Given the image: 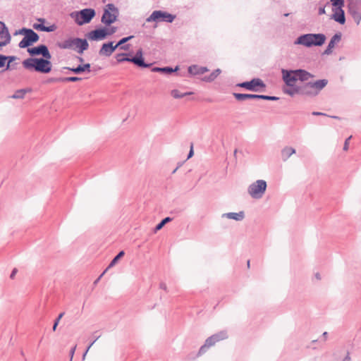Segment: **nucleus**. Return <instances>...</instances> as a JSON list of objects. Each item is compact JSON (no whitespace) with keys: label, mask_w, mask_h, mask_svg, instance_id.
<instances>
[{"label":"nucleus","mask_w":361,"mask_h":361,"mask_svg":"<svg viewBox=\"0 0 361 361\" xmlns=\"http://www.w3.org/2000/svg\"><path fill=\"white\" fill-rule=\"evenodd\" d=\"M282 79L287 86H293L297 80L307 81L314 75L304 69L288 70L281 69Z\"/></svg>","instance_id":"obj_1"},{"label":"nucleus","mask_w":361,"mask_h":361,"mask_svg":"<svg viewBox=\"0 0 361 361\" xmlns=\"http://www.w3.org/2000/svg\"><path fill=\"white\" fill-rule=\"evenodd\" d=\"M325 40L326 36L324 34L308 33L299 36L294 42V44L302 45L306 47H311L313 46L320 47L325 42Z\"/></svg>","instance_id":"obj_2"},{"label":"nucleus","mask_w":361,"mask_h":361,"mask_svg":"<svg viewBox=\"0 0 361 361\" xmlns=\"http://www.w3.org/2000/svg\"><path fill=\"white\" fill-rule=\"evenodd\" d=\"M328 80L321 79L316 81H305L301 85L302 95L314 97L327 85Z\"/></svg>","instance_id":"obj_3"},{"label":"nucleus","mask_w":361,"mask_h":361,"mask_svg":"<svg viewBox=\"0 0 361 361\" xmlns=\"http://www.w3.org/2000/svg\"><path fill=\"white\" fill-rule=\"evenodd\" d=\"M128 53L117 54L115 58L118 63L131 62L139 68H149L152 66V63L145 62L142 49H139L133 57H128Z\"/></svg>","instance_id":"obj_4"},{"label":"nucleus","mask_w":361,"mask_h":361,"mask_svg":"<svg viewBox=\"0 0 361 361\" xmlns=\"http://www.w3.org/2000/svg\"><path fill=\"white\" fill-rule=\"evenodd\" d=\"M57 46L63 49H72L75 47L78 48V53L82 54L84 51L87 50L89 47V44L85 39L81 38H68L63 42H57Z\"/></svg>","instance_id":"obj_5"},{"label":"nucleus","mask_w":361,"mask_h":361,"mask_svg":"<svg viewBox=\"0 0 361 361\" xmlns=\"http://www.w3.org/2000/svg\"><path fill=\"white\" fill-rule=\"evenodd\" d=\"M96 11L93 8H84L79 11H74L71 16L75 19L78 25L89 23L95 16Z\"/></svg>","instance_id":"obj_6"},{"label":"nucleus","mask_w":361,"mask_h":361,"mask_svg":"<svg viewBox=\"0 0 361 361\" xmlns=\"http://www.w3.org/2000/svg\"><path fill=\"white\" fill-rule=\"evenodd\" d=\"M16 34L24 35V37L18 44L20 48L29 47L39 40V35L30 28L23 27L18 32H16Z\"/></svg>","instance_id":"obj_7"},{"label":"nucleus","mask_w":361,"mask_h":361,"mask_svg":"<svg viewBox=\"0 0 361 361\" xmlns=\"http://www.w3.org/2000/svg\"><path fill=\"white\" fill-rule=\"evenodd\" d=\"M267 188V183L264 180H257L247 188V193L253 199H261L264 195Z\"/></svg>","instance_id":"obj_8"},{"label":"nucleus","mask_w":361,"mask_h":361,"mask_svg":"<svg viewBox=\"0 0 361 361\" xmlns=\"http://www.w3.org/2000/svg\"><path fill=\"white\" fill-rule=\"evenodd\" d=\"M118 16V8L113 4H108L104 9L101 21L104 25L109 26L117 20Z\"/></svg>","instance_id":"obj_9"},{"label":"nucleus","mask_w":361,"mask_h":361,"mask_svg":"<svg viewBox=\"0 0 361 361\" xmlns=\"http://www.w3.org/2000/svg\"><path fill=\"white\" fill-rule=\"evenodd\" d=\"M176 18V16L171 13H169L166 11L157 10L154 11L151 15L147 18L146 22L151 23H159V22H166V23H172Z\"/></svg>","instance_id":"obj_10"},{"label":"nucleus","mask_w":361,"mask_h":361,"mask_svg":"<svg viewBox=\"0 0 361 361\" xmlns=\"http://www.w3.org/2000/svg\"><path fill=\"white\" fill-rule=\"evenodd\" d=\"M348 13L357 25L361 21V0H346Z\"/></svg>","instance_id":"obj_11"},{"label":"nucleus","mask_w":361,"mask_h":361,"mask_svg":"<svg viewBox=\"0 0 361 361\" xmlns=\"http://www.w3.org/2000/svg\"><path fill=\"white\" fill-rule=\"evenodd\" d=\"M23 66L27 69L34 68L36 71L45 73V59L29 58L23 61Z\"/></svg>","instance_id":"obj_12"},{"label":"nucleus","mask_w":361,"mask_h":361,"mask_svg":"<svg viewBox=\"0 0 361 361\" xmlns=\"http://www.w3.org/2000/svg\"><path fill=\"white\" fill-rule=\"evenodd\" d=\"M236 86L252 92H258L259 88L265 89L266 87L265 83L260 78H253L250 81L238 83Z\"/></svg>","instance_id":"obj_13"},{"label":"nucleus","mask_w":361,"mask_h":361,"mask_svg":"<svg viewBox=\"0 0 361 361\" xmlns=\"http://www.w3.org/2000/svg\"><path fill=\"white\" fill-rule=\"evenodd\" d=\"M108 36L107 27H100L88 32L87 37L90 40L99 41L106 38Z\"/></svg>","instance_id":"obj_14"},{"label":"nucleus","mask_w":361,"mask_h":361,"mask_svg":"<svg viewBox=\"0 0 361 361\" xmlns=\"http://www.w3.org/2000/svg\"><path fill=\"white\" fill-rule=\"evenodd\" d=\"M343 8V7L332 8L333 13L331 16V19L341 25H344L346 21L345 11Z\"/></svg>","instance_id":"obj_15"},{"label":"nucleus","mask_w":361,"mask_h":361,"mask_svg":"<svg viewBox=\"0 0 361 361\" xmlns=\"http://www.w3.org/2000/svg\"><path fill=\"white\" fill-rule=\"evenodd\" d=\"M116 49L117 46L114 45L113 42H109L102 44L99 54L101 56H110Z\"/></svg>","instance_id":"obj_16"},{"label":"nucleus","mask_w":361,"mask_h":361,"mask_svg":"<svg viewBox=\"0 0 361 361\" xmlns=\"http://www.w3.org/2000/svg\"><path fill=\"white\" fill-rule=\"evenodd\" d=\"M342 34L341 32L336 33L331 39L326 49L324 50L323 54L329 55L332 53V49L334 48L335 45L338 43L341 39Z\"/></svg>","instance_id":"obj_17"},{"label":"nucleus","mask_w":361,"mask_h":361,"mask_svg":"<svg viewBox=\"0 0 361 361\" xmlns=\"http://www.w3.org/2000/svg\"><path fill=\"white\" fill-rule=\"evenodd\" d=\"M0 38L3 39V41L0 42V45L5 46L8 44L11 40V35L8 30L5 24L1 21H0Z\"/></svg>","instance_id":"obj_18"},{"label":"nucleus","mask_w":361,"mask_h":361,"mask_svg":"<svg viewBox=\"0 0 361 361\" xmlns=\"http://www.w3.org/2000/svg\"><path fill=\"white\" fill-rule=\"evenodd\" d=\"M63 69L69 70L75 74H81L83 72H91L90 63L80 64L75 68L63 67Z\"/></svg>","instance_id":"obj_19"},{"label":"nucleus","mask_w":361,"mask_h":361,"mask_svg":"<svg viewBox=\"0 0 361 361\" xmlns=\"http://www.w3.org/2000/svg\"><path fill=\"white\" fill-rule=\"evenodd\" d=\"M233 97L238 101H244L246 99H260V94L233 93Z\"/></svg>","instance_id":"obj_20"},{"label":"nucleus","mask_w":361,"mask_h":361,"mask_svg":"<svg viewBox=\"0 0 361 361\" xmlns=\"http://www.w3.org/2000/svg\"><path fill=\"white\" fill-rule=\"evenodd\" d=\"M221 218H227L229 219H233L237 221H240L245 218V213L243 211L239 212H228L224 213L221 215Z\"/></svg>","instance_id":"obj_21"},{"label":"nucleus","mask_w":361,"mask_h":361,"mask_svg":"<svg viewBox=\"0 0 361 361\" xmlns=\"http://www.w3.org/2000/svg\"><path fill=\"white\" fill-rule=\"evenodd\" d=\"M188 73L190 75H202L209 71V69L204 66H199L197 65L190 66L188 68Z\"/></svg>","instance_id":"obj_22"},{"label":"nucleus","mask_w":361,"mask_h":361,"mask_svg":"<svg viewBox=\"0 0 361 361\" xmlns=\"http://www.w3.org/2000/svg\"><path fill=\"white\" fill-rule=\"evenodd\" d=\"M27 51L31 56L42 55L43 57H45V44H40L38 47L28 48Z\"/></svg>","instance_id":"obj_23"},{"label":"nucleus","mask_w":361,"mask_h":361,"mask_svg":"<svg viewBox=\"0 0 361 361\" xmlns=\"http://www.w3.org/2000/svg\"><path fill=\"white\" fill-rule=\"evenodd\" d=\"M178 70V67L176 66L175 68H173L169 66L166 67H154L152 68V71L154 73H161L165 75H171V73L177 71Z\"/></svg>","instance_id":"obj_24"},{"label":"nucleus","mask_w":361,"mask_h":361,"mask_svg":"<svg viewBox=\"0 0 361 361\" xmlns=\"http://www.w3.org/2000/svg\"><path fill=\"white\" fill-rule=\"evenodd\" d=\"M295 153V149L292 147L286 146L281 149V156L283 161H286L291 155Z\"/></svg>","instance_id":"obj_25"},{"label":"nucleus","mask_w":361,"mask_h":361,"mask_svg":"<svg viewBox=\"0 0 361 361\" xmlns=\"http://www.w3.org/2000/svg\"><path fill=\"white\" fill-rule=\"evenodd\" d=\"M290 88L283 90L284 93L290 96H294L296 94L302 95L301 85L288 86Z\"/></svg>","instance_id":"obj_26"},{"label":"nucleus","mask_w":361,"mask_h":361,"mask_svg":"<svg viewBox=\"0 0 361 361\" xmlns=\"http://www.w3.org/2000/svg\"><path fill=\"white\" fill-rule=\"evenodd\" d=\"M82 78L76 76H71V77H65V78H59L55 80L54 79H49L47 80V82H52V81H57V82H78L81 80Z\"/></svg>","instance_id":"obj_27"},{"label":"nucleus","mask_w":361,"mask_h":361,"mask_svg":"<svg viewBox=\"0 0 361 361\" xmlns=\"http://www.w3.org/2000/svg\"><path fill=\"white\" fill-rule=\"evenodd\" d=\"M133 36H128L121 39L115 46L120 47L121 49L128 50L130 48V44H125L128 41L132 39Z\"/></svg>","instance_id":"obj_28"},{"label":"nucleus","mask_w":361,"mask_h":361,"mask_svg":"<svg viewBox=\"0 0 361 361\" xmlns=\"http://www.w3.org/2000/svg\"><path fill=\"white\" fill-rule=\"evenodd\" d=\"M221 73V69L217 68V69L214 70L209 75H206V76L203 77L202 80L204 82H212L219 76V75Z\"/></svg>","instance_id":"obj_29"},{"label":"nucleus","mask_w":361,"mask_h":361,"mask_svg":"<svg viewBox=\"0 0 361 361\" xmlns=\"http://www.w3.org/2000/svg\"><path fill=\"white\" fill-rule=\"evenodd\" d=\"M125 255V252L123 250L120 251L111 261L106 269L109 270V269L114 267L116 263L118 262V260L123 257Z\"/></svg>","instance_id":"obj_30"},{"label":"nucleus","mask_w":361,"mask_h":361,"mask_svg":"<svg viewBox=\"0 0 361 361\" xmlns=\"http://www.w3.org/2000/svg\"><path fill=\"white\" fill-rule=\"evenodd\" d=\"M101 336V334H99V331H94L93 334H92V341L90 343V345H88V347L87 348L85 352L84 353L83 355H82V359L84 360L88 350H90V348L93 345V344L99 339V338H100Z\"/></svg>","instance_id":"obj_31"},{"label":"nucleus","mask_w":361,"mask_h":361,"mask_svg":"<svg viewBox=\"0 0 361 361\" xmlns=\"http://www.w3.org/2000/svg\"><path fill=\"white\" fill-rule=\"evenodd\" d=\"M30 92L29 89H20L15 92V93L11 96L12 99H23L25 94Z\"/></svg>","instance_id":"obj_32"},{"label":"nucleus","mask_w":361,"mask_h":361,"mask_svg":"<svg viewBox=\"0 0 361 361\" xmlns=\"http://www.w3.org/2000/svg\"><path fill=\"white\" fill-rule=\"evenodd\" d=\"M216 342L225 340L228 338V333L226 330L221 331L212 335Z\"/></svg>","instance_id":"obj_33"},{"label":"nucleus","mask_w":361,"mask_h":361,"mask_svg":"<svg viewBox=\"0 0 361 361\" xmlns=\"http://www.w3.org/2000/svg\"><path fill=\"white\" fill-rule=\"evenodd\" d=\"M172 221V218L167 216L164 219H163L154 228V232H157L158 231L161 230L165 224Z\"/></svg>","instance_id":"obj_34"},{"label":"nucleus","mask_w":361,"mask_h":361,"mask_svg":"<svg viewBox=\"0 0 361 361\" xmlns=\"http://www.w3.org/2000/svg\"><path fill=\"white\" fill-rule=\"evenodd\" d=\"M329 3L331 4L333 9L344 7L345 6V0H330V1L327 2L326 5H328Z\"/></svg>","instance_id":"obj_35"},{"label":"nucleus","mask_w":361,"mask_h":361,"mask_svg":"<svg viewBox=\"0 0 361 361\" xmlns=\"http://www.w3.org/2000/svg\"><path fill=\"white\" fill-rule=\"evenodd\" d=\"M171 96L176 99H180V98H183L186 95H189L190 94H192L191 92H185V93H182L180 92L179 90H173L171 92Z\"/></svg>","instance_id":"obj_36"},{"label":"nucleus","mask_w":361,"mask_h":361,"mask_svg":"<svg viewBox=\"0 0 361 361\" xmlns=\"http://www.w3.org/2000/svg\"><path fill=\"white\" fill-rule=\"evenodd\" d=\"M39 21L40 22V23H35L33 25V27L37 30L45 31V19L40 18L39 19Z\"/></svg>","instance_id":"obj_37"},{"label":"nucleus","mask_w":361,"mask_h":361,"mask_svg":"<svg viewBox=\"0 0 361 361\" xmlns=\"http://www.w3.org/2000/svg\"><path fill=\"white\" fill-rule=\"evenodd\" d=\"M6 58H7V64L6 66L5 70H12L13 69V66L11 65V63L16 59V57L14 56H6Z\"/></svg>","instance_id":"obj_38"},{"label":"nucleus","mask_w":361,"mask_h":361,"mask_svg":"<svg viewBox=\"0 0 361 361\" xmlns=\"http://www.w3.org/2000/svg\"><path fill=\"white\" fill-rule=\"evenodd\" d=\"M50 58H51L50 53H49L48 49L47 48V73L50 72L51 70V64L50 61H49V59Z\"/></svg>","instance_id":"obj_39"},{"label":"nucleus","mask_w":361,"mask_h":361,"mask_svg":"<svg viewBox=\"0 0 361 361\" xmlns=\"http://www.w3.org/2000/svg\"><path fill=\"white\" fill-rule=\"evenodd\" d=\"M260 99L268 100V101H277L279 99V98L276 96H269V95L260 94Z\"/></svg>","instance_id":"obj_40"},{"label":"nucleus","mask_w":361,"mask_h":361,"mask_svg":"<svg viewBox=\"0 0 361 361\" xmlns=\"http://www.w3.org/2000/svg\"><path fill=\"white\" fill-rule=\"evenodd\" d=\"M207 345H208L209 348L214 345L217 342L216 341V340L214 338V337L212 336V335L209 337H208L205 342H204Z\"/></svg>","instance_id":"obj_41"},{"label":"nucleus","mask_w":361,"mask_h":361,"mask_svg":"<svg viewBox=\"0 0 361 361\" xmlns=\"http://www.w3.org/2000/svg\"><path fill=\"white\" fill-rule=\"evenodd\" d=\"M209 348V347L204 343V344L200 347L197 353V356H201L204 354Z\"/></svg>","instance_id":"obj_42"},{"label":"nucleus","mask_w":361,"mask_h":361,"mask_svg":"<svg viewBox=\"0 0 361 361\" xmlns=\"http://www.w3.org/2000/svg\"><path fill=\"white\" fill-rule=\"evenodd\" d=\"M7 58H6V56L0 54V68H3L6 66ZM1 71H0V73Z\"/></svg>","instance_id":"obj_43"},{"label":"nucleus","mask_w":361,"mask_h":361,"mask_svg":"<svg viewBox=\"0 0 361 361\" xmlns=\"http://www.w3.org/2000/svg\"><path fill=\"white\" fill-rule=\"evenodd\" d=\"M116 30L117 28L116 27H111L109 28H107L108 36L114 34L116 32Z\"/></svg>","instance_id":"obj_44"},{"label":"nucleus","mask_w":361,"mask_h":361,"mask_svg":"<svg viewBox=\"0 0 361 361\" xmlns=\"http://www.w3.org/2000/svg\"><path fill=\"white\" fill-rule=\"evenodd\" d=\"M56 29V26L55 25H51L49 26H47V32H53Z\"/></svg>","instance_id":"obj_45"},{"label":"nucleus","mask_w":361,"mask_h":361,"mask_svg":"<svg viewBox=\"0 0 361 361\" xmlns=\"http://www.w3.org/2000/svg\"><path fill=\"white\" fill-rule=\"evenodd\" d=\"M108 271V269L106 268V269L100 274V276L94 281V285H96L99 280L102 279V277L105 274V273Z\"/></svg>","instance_id":"obj_46"},{"label":"nucleus","mask_w":361,"mask_h":361,"mask_svg":"<svg viewBox=\"0 0 361 361\" xmlns=\"http://www.w3.org/2000/svg\"><path fill=\"white\" fill-rule=\"evenodd\" d=\"M352 136H350L349 137H348L345 141V143H344V146H343V150L346 151L348 150V141L351 139Z\"/></svg>","instance_id":"obj_47"},{"label":"nucleus","mask_w":361,"mask_h":361,"mask_svg":"<svg viewBox=\"0 0 361 361\" xmlns=\"http://www.w3.org/2000/svg\"><path fill=\"white\" fill-rule=\"evenodd\" d=\"M325 6H321L318 9V14L319 15H323V14H325L326 11H325Z\"/></svg>","instance_id":"obj_48"},{"label":"nucleus","mask_w":361,"mask_h":361,"mask_svg":"<svg viewBox=\"0 0 361 361\" xmlns=\"http://www.w3.org/2000/svg\"><path fill=\"white\" fill-rule=\"evenodd\" d=\"M75 349H76V345H74V346L71 349V351H70L71 361H72V359H73V355H74V353H75Z\"/></svg>","instance_id":"obj_49"},{"label":"nucleus","mask_w":361,"mask_h":361,"mask_svg":"<svg viewBox=\"0 0 361 361\" xmlns=\"http://www.w3.org/2000/svg\"><path fill=\"white\" fill-rule=\"evenodd\" d=\"M194 152H193V145L191 144L190 152L188 154V159L191 158L193 156Z\"/></svg>","instance_id":"obj_50"},{"label":"nucleus","mask_w":361,"mask_h":361,"mask_svg":"<svg viewBox=\"0 0 361 361\" xmlns=\"http://www.w3.org/2000/svg\"><path fill=\"white\" fill-rule=\"evenodd\" d=\"M17 272H18V269H17L16 268H14V269H13V271H12V272H11V275H10V278H11V279H13L15 277V276H16V273H17Z\"/></svg>","instance_id":"obj_51"},{"label":"nucleus","mask_w":361,"mask_h":361,"mask_svg":"<svg viewBox=\"0 0 361 361\" xmlns=\"http://www.w3.org/2000/svg\"><path fill=\"white\" fill-rule=\"evenodd\" d=\"M159 287L160 288L164 290H167V286H166V284L164 282H161L160 284H159Z\"/></svg>","instance_id":"obj_52"},{"label":"nucleus","mask_w":361,"mask_h":361,"mask_svg":"<svg viewBox=\"0 0 361 361\" xmlns=\"http://www.w3.org/2000/svg\"><path fill=\"white\" fill-rule=\"evenodd\" d=\"M312 114L314 116H326V114H324L322 112H318V111H314V112H312Z\"/></svg>","instance_id":"obj_53"},{"label":"nucleus","mask_w":361,"mask_h":361,"mask_svg":"<svg viewBox=\"0 0 361 361\" xmlns=\"http://www.w3.org/2000/svg\"><path fill=\"white\" fill-rule=\"evenodd\" d=\"M63 315H64V312L59 314L55 321H57L59 322L60 319L63 317Z\"/></svg>","instance_id":"obj_54"},{"label":"nucleus","mask_w":361,"mask_h":361,"mask_svg":"<svg viewBox=\"0 0 361 361\" xmlns=\"http://www.w3.org/2000/svg\"><path fill=\"white\" fill-rule=\"evenodd\" d=\"M341 361H350L349 353H348L347 355Z\"/></svg>","instance_id":"obj_55"},{"label":"nucleus","mask_w":361,"mask_h":361,"mask_svg":"<svg viewBox=\"0 0 361 361\" xmlns=\"http://www.w3.org/2000/svg\"><path fill=\"white\" fill-rule=\"evenodd\" d=\"M59 324V322L54 321V325H53V331H55L56 329V327Z\"/></svg>","instance_id":"obj_56"},{"label":"nucleus","mask_w":361,"mask_h":361,"mask_svg":"<svg viewBox=\"0 0 361 361\" xmlns=\"http://www.w3.org/2000/svg\"><path fill=\"white\" fill-rule=\"evenodd\" d=\"M322 337L324 338V341H326L328 337V333L326 331L324 332L322 334Z\"/></svg>","instance_id":"obj_57"},{"label":"nucleus","mask_w":361,"mask_h":361,"mask_svg":"<svg viewBox=\"0 0 361 361\" xmlns=\"http://www.w3.org/2000/svg\"><path fill=\"white\" fill-rule=\"evenodd\" d=\"M315 277L318 280L321 279V276H320V274L319 273L315 274Z\"/></svg>","instance_id":"obj_58"},{"label":"nucleus","mask_w":361,"mask_h":361,"mask_svg":"<svg viewBox=\"0 0 361 361\" xmlns=\"http://www.w3.org/2000/svg\"><path fill=\"white\" fill-rule=\"evenodd\" d=\"M77 59H78V61L81 63H82L84 61V59L81 56H78Z\"/></svg>","instance_id":"obj_59"},{"label":"nucleus","mask_w":361,"mask_h":361,"mask_svg":"<svg viewBox=\"0 0 361 361\" xmlns=\"http://www.w3.org/2000/svg\"><path fill=\"white\" fill-rule=\"evenodd\" d=\"M331 118H336V119H340V118L338 116H331Z\"/></svg>","instance_id":"obj_60"},{"label":"nucleus","mask_w":361,"mask_h":361,"mask_svg":"<svg viewBox=\"0 0 361 361\" xmlns=\"http://www.w3.org/2000/svg\"><path fill=\"white\" fill-rule=\"evenodd\" d=\"M236 154H237V149H235V150L234 151V156H235V155H236Z\"/></svg>","instance_id":"obj_61"},{"label":"nucleus","mask_w":361,"mask_h":361,"mask_svg":"<svg viewBox=\"0 0 361 361\" xmlns=\"http://www.w3.org/2000/svg\"><path fill=\"white\" fill-rule=\"evenodd\" d=\"M178 168L175 169L173 171V173H174L175 172H176V170H177Z\"/></svg>","instance_id":"obj_62"},{"label":"nucleus","mask_w":361,"mask_h":361,"mask_svg":"<svg viewBox=\"0 0 361 361\" xmlns=\"http://www.w3.org/2000/svg\"><path fill=\"white\" fill-rule=\"evenodd\" d=\"M247 267H250V260L247 261Z\"/></svg>","instance_id":"obj_63"},{"label":"nucleus","mask_w":361,"mask_h":361,"mask_svg":"<svg viewBox=\"0 0 361 361\" xmlns=\"http://www.w3.org/2000/svg\"><path fill=\"white\" fill-rule=\"evenodd\" d=\"M3 45H0V47H2Z\"/></svg>","instance_id":"obj_64"}]
</instances>
